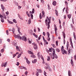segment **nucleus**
<instances>
[{"label":"nucleus","instance_id":"obj_47","mask_svg":"<svg viewBox=\"0 0 76 76\" xmlns=\"http://www.w3.org/2000/svg\"><path fill=\"white\" fill-rule=\"evenodd\" d=\"M47 38V39L48 41H50V37H48Z\"/></svg>","mask_w":76,"mask_h":76},{"label":"nucleus","instance_id":"obj_49","mask_svg":"<svg viewBox=\"0 0 76 76\" xmlns=\"http://www.w3.org/2000/svg\"><path fill=\"white\" fill-rule=\"evenodd\" d=\"M0 18H1V19H2V18H3V15H0Z\"/></svg>","mask_w":76,"mask_h":76},{"label":"nucleus","instance_id":"obj_50","mask_svg":"<svg viewBox=\"0 0 76 76\" xmlns=\"http://www.w3.org/2000/svg\"><path fill=\"white\" fill-rule=\"evenodd\" d=\"M56 46H58V41H56Z\"/></svg>","mask_w":76,"mask_h":76},{"label":"nucleus","instance_id":"obj_16","mask_svg":"<svg viewBox=\"0 0 76 76\" xmlns=\"http://www.w3.org/2000/svg\"><path fill=\"white\" fill-rule=\"evenodd\" d=\"M18 16L19 17V18L20 19H21V20H23V18H22L21 17V16H20V15H19V14H18Z\"/></svg>","mask_w":76,"mask_h":76},{"label":"nucleus","instance_id":"obj_9","mask_svg":"<svg viewBox=\"0 0 76 76\" xmlns=\"http://www.w3.org/2000/svg\"><path fill=\"white\" fill-rule=\"evenodd\" d=\"M54 26L55 27V33H56V31H57V26L56 24H54Z\"/></svg>","mask_w":76,"mask_h":76},{"label":"nucleus","instance_id":"obj_28","mask_svg":"<svg viewBox=\"0 0 76 76\" xmlns=\"http://www.w3.org/2000/svg\"><path fill=\"white\" fill-rule=\"evenodd\" d=\"M16 49L17 50H18L17 51H20V50L19 49V48L18 46H16Z\"/></svg>","mask_w":76,"mask_h":76},{"label":"nucleus","instance_id":"obj_19","mask_svg":"<svg viewBox=\"0 0 76 76\" xmlns=\"http://www.w3.org/2000/svg\"><path fill=\"white\" fill-rule=\"evenodd\" d=\"M42 16H43V17H44V16H45V15H44L45 14L44 11H42Z\"/></svg>","mask_w":76,"mask_h":76},{"label":"nucleus","instance_id":"obj_62","mask_svg":"<svg viewBox=\"0 0 76 76\" xmlns=\"http://www.w3.org/2000/svg\"><path fill=\"white\" fill-rule=\"evenodd\" d=\"M36 6L38 8H39V5L38 4H36Z\"/></svg>","mask_w":76,"mask_h":76},{"label":"nucleus","instance_id":"obj_31","mask_svg":"<svg viewBox=\"0 0 76 76\" xmlns=\"http://www.w3.org/2000/svg\"><path fill=\"white\" fill-rule=\"evenodd\" d=\"M12 33L14 34V33H15V29L14 28H13L12 29Z\"/></svg>","mask_w":76,"mask_h":76},{"label":"nucleus","instance_id":"obj_27","mask_svg":"<svg viewBox=\"0 0 76 76\" xmlns=\"http://www.w3.org/2000/svg\"><path fill=\"white\" fill-rule=\"evenodd\" d=\"M37 59H35L34 60V61H32V62L33 63H36L37 62Z\"/></svg>","mask_w":76,"mask_h":76},{"label":"nucleus","instance_id":"obj_33","mask_svg":"<svg viewBox=\"0 0 76 76\" xmlns=\"http://www.w3.org/2000/svg\"><path fill=\"white\" fill-rule=\"evenodd\" d=\"M53 4L54 5V6H56V1H54L53 2Z\"/></svg>","mask_w":76,"mask_h":76},{"label":"nucleus","instance_id":"obj_52","mask_svg":"<svg viewBox=\"0 0 76 76\" xmlns=\"http://www.w3.org/2000/svg\"><path fill=\"white\" fill-rule=\"evenodd\" d=\"M52 48H50L49 49V51H50V52H52V50H51Z\"/></svg>","mask_w":76,"mask_h":76},{"label":"nucleus","instance_id":"obj_51","mask_svg":"<svg viewBox=\"0 0 76 76\" xmlns=\"http://www.w3.org/2000/svg\"><path fill=\"white\" fill-rule=\"evenodd\" d=\"M32 14L34 13V9H32Z\"/></svg>","mask_w":76,"mask_h":76},{"label":"nucleus","instance_id":"obj_38","mask_svg":"<svg viewBox=\"0 0 76 76\" xmlns=\"http://www.w3.org/2000/svg\"><path fill=\"white\" fill-rule=\"evenodd\" d=\"M1 22L3 23L4 22V19L3 18H1Z\"/></svg>","mask_w":76,"mask_h":76},{"label":"nucleus","instance_id":"obj_48","mask_svg":"<svg viewBox=\"0 0 76 76\" xmlns=\"http://www.w3.org/2000/svg\"><path fill=\"white\" fill-rule=\"evenodd\" d=\"M51 45H52L53 46V48H56V46H55V45H54V44H52Z\"/></svg>","mask_w":76,"mask_h":76},{"label":"nucleus","instance_id":"obj_13","mask_svg":"<svg viewBox=\"0 0 76 76\" xmlns=\"http://www.w3.org/2000/svg\"><path fill=\"white\" fill-rule=\"evenodd\" d=\"M28 54H34V53H33L32 52H31V51L28 50Z\"/></svg>","mask_w":76,"mask_h":76},{"label":"nucleus","instance_id":"obj_21","mask_svg":"<svg viewBox=\"0 0 76 76\" xmlns=\"http://www.w3.org/2000/svg\"><path fill=\"white\" fill-rule=\"evenodd\" d=\"M69 42H67L66 45V47L67 49H68V48H69Z\"/></svg>","mask_w":76,"mask_h":76},{"label":"nucleus","instance_id":"obj_61","mask_svg":"<svg viewBox=\"0 0 76 76\" xmlns=\"http://www.w3.org/2000/svg\"><path fill=\"white\" fill-rule=\"evenodd\" d=\"M17 64H16V65H17L18 66H19V62H17Z\"/></svg>","mask_w":76,"mask_h":76},{"label":"nucleus","instance_id":"obj_57","mask_svg":"<svg viewBox=\"0 0 76 76\" xmlns=\"http://www.w3.org/2000/svg\"><path fill=\"white\" fill-rule=\"evenodd\" d=\"M7 34V35H9V31H8V30L6 31Z\"/></svg>","mask_w":76,"mask_h":76},{"label":"nucleus","instance_id":"obj_63","mask_svg":"<svg viewBox=\"0 0 76 76\" xmlns=\"http://www.w3.org/2000/svg\"><path fill=\"white\" fill-rule=\"evenodd\" d=\"M25 75H26V76L28 74V72H27V71L26 72H25Z\"/></svg>","mask_w":76,"mask_h":76},{"label":"nucleus","instance_id":"obj_42","mask_svg":"<svg viewBox=\"0 0 76 76\" xmlns=\"http://www.w3.org/2000/svg\"><path fill=\"white\" fill-rule=\"evenodd\" d=\"M21 55H22V53H20V54H19L18 56V58H19V57H20Z\"/></svg>","mask_w":76,"mask_h":76},{"label":"nucleus","instance_id":"obj_4","mask_svg":"<svg viewBox=\"0 0 76 76\" xmlns=\"http://www.w3.org/2000/svg\"><path fill=\"white\" fill-rule=\"evenodd\" d=\"M62 34L63 35V37H64V44H65V42H66V41L65 40V38H66V34L64 32H62Z\"/></svg>","mask_w":76,"mask_h":76},{"label":"nucleus","instance_id":"obj_36","mask_svg":"<svg viewBox=\"0 0 76 76\" xmlns=\"http://www.w3.org/2000/svg\"><path fill=\"white\" fill-rule=\"evenodd\" d=\"M70 74H71V72L70 71H68V75L69 76H70Z\"/></svg>","mask_w":76,"mask_h":76},{"label":"nucleus","instance_id":"obj_45","mask_svg":"<svg viewBox=\"0 0 76 76\" xmlns=\"http://www.w3.org/2000/svg\"><path fill=\"white\" fill-rule=\"evenodd\" d=\"M13 22L15 23H17V21H16V20L15 19H14L13 20Z\"/></svg>","mask_w":76,"mask_h":76},{"label":"nucleus","instance_id":"obj_54","mask_svg":"<svg viewBox=\"0 0 76 76\" xmlns=\"http://www.w3.org/2000/svg\"><path fill=\"white\" fill-rule=\"evenodd\" d=\"M49 70L50 72H51V71H52L50 67L49 68Z\"/></svg>","mask_w":76,"mask_h":76},{"label":"nucleus","instance_id":"obj_43","mask_svg":"<svg viewBox=\"0 0 76 76\" xmlns=\"http://www.w3.org/2000/svg\"><path fill=\"white\" fill-rule=\"evenodd\" d=\"M47 34L48 37H50V33H49V32H47Z\"/></svg>","mask_w":76,"mask_h":76},{"label":"nucleus","instance_id":"obj_53","mask_svg":"<svg viewBox=\"0 0 76 76\" xmlns=\"http://www.w3.org/2000/svg\"><path fill=\"white\" fill-rule=\"evenodd\" d=\"M66 13L67 14L68 13V9H66Z\"/></svg>","mask_w":76,"mask_h":76},{"label":"nucleus","instance_id":"obj_25","mask_svg":"<svg viewBox=\"0 0 76 76\" xmlns=\"http://www.w3.org/2000/svg\"><path fill=\"white\" fill-rule=\"evenodd\" d=\"M47 61H50V57L48 56V58H47Z\"/></svg>","mask_w":76,"mask_h":76},{"label":"nucleus","instance_id":"obj_34","mask_svg":"<svg viewBox=\"0 0 76 76\" xmlns=\"http://www.w3.org/2000/svg\"><path fill=\"white\" fill-rule=\"evenodd\" d=\"M26 14L28 16V17H30V15H29V13L28 11L26 12Z\"/></svg>","mask_w":76,"mask_h":76},{"label":"nucleus","instance_id":"obj_17","mask_svg":"<svg viewBox=\"0 0 76 76\" xmlns=\"http://www.w3.org/2000/svg\"><path fill=\"white\" fill-rule=\"evenodd\" d=\"M73 35H74V39L75 40H76V35H75V32H73Z\"/></svg>","mask_w":76,"mask_h":76},{"label":"nucleus","instance_id":"obj_37","mask_svg":"<svg viewBox=\"0 0 76 76\" xmlns=\"http://www.w3.org/2000/svg\"><path fill=\"white\" fill-rule=\"evenodd\" d=\"M31 19H29V20H28V23L29 24H31Z\"/></svg>","mask_w":76,"mask_h":76},{"label":"nucleus","instance_id":"obj_22","mask_svg":"<svg viewBox=\"0 0 76 76\" xmlns=\"http://www.w3.org/2000/svg\"><path fill=\"white\" fill-rule=\"evenodd\" d=\"M56 50L58 53H59V52H60V49H58V48H56Z\"/></svg>","mask_w":76,"mask_h":76},{"label":"nucleus","instance_id":"obj_3","mask_svg":"<svg viewBox=\"0 0 76 76\" xmlns=\"http://www.w3.org/2000/svg\"><path fill=\"white\" fill-rule=\"evenodd\" d=\"M53 51V57H54V58H58V57L57 56V55L56 54V52L55 51V49L53 48L52 49Z\"/></svg>","mask_w":76,"mask_h":76},{"label":"nucleus","instance_id":"obj_55","mask_svg":"<svg viewBox=\"0 0 76 76\" xmlns=\"http://www.w3.org/2000/svg\"><path fill=\"white\" fill-rule=\"evenodd\" d=\"M63 50L64 49V46H62L61 48V50Z\"/></svg>","mask_w":76,"mask_h":76},{"label":"nucleus","instance_id":"obj_8","mask_svg":"<svg viewBox=\"0 0 76 76\" xmlns=\"http://www.w3.org/2000/svg\"><path fill=\"white\" fill-rule=\"evenodd\" d=\"M49 56H50L52 59H54V56H53V55L52 54L50 53Z\"/></svg>","mask_w":76,"mask_h":76},{"label":"nucleus","instance_id":"obj_46","mask_svg":"<svg viewBox=\"0 0 76 76\" xmlns=\"http://www.w3.org/2000/svg\"><path fill=\"white\" fill-rule=\"evenodd\" d=\"M48 10H50V5H49V4H48Z\"/></svg>","mask_w":76,"mask_h":76},{"label":"nucleus","instance_id":"obj_20","mask_svg":"<svg viewBox=\"0 0 76 76\" xmlns=\"http://www.w3.org/2000/svg\"><path fill=\"white\" fill-rule=\"evenodd\" d=\"M8 22L9 23H10V24H13L14 23L13 22H12L11 21L9 20H7Z\"/></svg>","mask_w":76,"mask_h":76},{"label":"nucleus","instance_id":"obj_18","mask_svg":"<svg viewBox=\"0 0 76 76\" xmlns=\"http://www.w3.org/2000/svg\"><path fill=\"white\" fill-rule=\"evenodd\" d=\"M71 64L72 65V66H73L74 65H73V59H71Z\"/></svg>","mask_w":76,"mask_h":76},{"label":"nucleus","instance_id":"obj_6","mask_svg":"<svg viewBox=\"0 0 76 76\" xmlns=\"http://www.w3.org/2000/svg\"><path fill=\"white\" fill-rule=\"evenodd\" d=\"M18 68L19 69H25V70H27L26 67L23 66H19L18 67Z\"/></svg>","mask_w":76,"mask_h":76},{"label":"nucleus","instance_id":"obj_1","mask_svg":"<svg viewBox=\"0 0 76 76\" xmlns=\"http://www.w3.org/2000/svg\"><path fill=\"white\" fill-rule=\"evenodd\" d=\"M14 36L15 38H18V39H22V40L25 41L26 42V41H27V39H26V37L25 36L21 37L19 34L18 35H16L15 34H14Z\"/></svg>","mask_w":76,"mask_h":76},{"label":"nucleus","instance_id":"obj_23","mask_svg":"<svg viewBox=\"0 0 76 76\" xmlns=\"http://www.w3.org/2000/svg\"><path fill=\"white\" fill-rule=\"evenodd\" d=\"M18 31L19 33V34H20V35L22 34V33H21L20 32V29L19 28H18Z\"/></svg>","mask_w":76,"mask_h":76},{"label":"nucleus","instance_id":"obj_59","mask_svg":"<svg viewBox=\"0 0 76 76\" xmlns=\"http://www.w3.org/2000/svg\"><path fill=\"white\" fill-rule=\"evenodd\" d=\"M46 74H47V73H46V72L45 71H44V75L45 76V75H46Z\"/></svg>","mask_w":76,"mask_h":76},{"label":"nucleus","instance_id":"obj_35","mask_svg":"<svg viewBox=\"0 0 76 76\" xmlns=\"http://www.w3.org/2000/svg\"><path fill=\"white\" fill-rule=\"evenodd\" d=\"M4 50V48H3L2 49H1V53H3Z\"/></svg>","mask_w":76,"mask_h":76},{"label":"nucleus","instance_id":"obj_24","mask_svg":"<svg viewBox=\"0 0 76 76\" xmlns=\"http://www.w3.org/2000/svg\"><path fill=\"white\" fill-rule=\"evenodd\" d=\"M37 55H38V57L39 58H40V56L41 55H40V53L38 52L37 53Z\"/></svg>","mask_w":76,"mask_h":76},{"label":"nucleus","instance_id":"obj_40","mask_svg":"<svg viewBox=\"0 0 76 76\" xmlns=\"http://www.w3.org/2000/svg\"><path fill=\"white\" fill-rule=\"evenodd\" d=\"M41 13H40L39 14V18L40 19H42V16H41Z\"/></svg>","mask_w":76,"mask_h":76},{"label":"nucleus","instance_id":"obj_26","mask_svg":"<svg viewBox=\"0 0 76 76\" xmlns=\"http://www.w3.org/2000/svg\"><path fill=\"white\" fill-rule=\"evenodd\" d=\"M37 71H38H38H39V72L40 73H42V71L40 69H37Z\"/></svg>","mask_w":76,"mask_h":76},{"label":"nucleus","instance_id":"obj_10","mask_svg":"<svg viewBox=\"0 0 76 76\" xmlns=\"http://www.w3.org/2000/svg\"><path fill=\"white\" fill-rule=\"evenodd\" d=\"M40 57H41V59L43 60V63H44V58H43V56L42 55H40Z\"/></svg>","mask_w":76,"mask_h":76},{"label":"nucleus","instance_id":"obj_58","mask_svg":"<svg viewBox=\"0 0 76 76\" xmlns=\"http://www.w3.org/2000/svg\"><path fill=\"white\" fill-rule=\"evenodd\" d=\"M43 35L44 36H45V33L44 32H43Z\"/></svg>","mask_w":76,"mask_h":76},{"label":"nucleus","instance_id":"obj_44","mask_svg":"<svg viewBox=\"0 0 76 76\" xmlns=\"http://www.w3.org/2000/svg\"><path fill=\"white\" fill-rule=\"evenodd\" d=\"M45 65H46V66L48 67H50V66H49V64H46Z\"/></svg>","mask_w":76,"mask_h":76},{"label":"nucleus","instance_id":"obj_2","mask_svg":"<svg viewBox=\"0 0 76 76\" xmlns=\"http://www.w3.org/2000/svg\"><path fill=\"white\" fill-rule=\"evenodd\" d=\"M51 18V17H49V18H48V17H47L46 18V19L45 20V23H46V26H48V29H49L50 28V19ZM47 20H48V24H47Z\"/></svg>","mask_w":76,"mask_h":76},{"label":"nucleus","instance_id":"obj_64","mask_svg":"<svg viewBox=\"0 0 76 76\" xmlns=\"http://www.w3.org/2000/svg\"><path fill=\"white\" fill-rule=\"evenodd\" d=\"M68 53H70V49H69V50L68 51Z\"/></svg>","mask_w":76,"mask_h":76},{"label":"nucleus","instance_id":"obj_56","mask_svg":"<svg viewBox=\"0 0 76 76\" xmlns=\"http://www.w3.org/2000/svg\"><path fill=\"white\" fill-rule=\"evenodd\" d=\"M31 19H33V15L31 14Z\"/></svg>","mask_w":76,"mask_h":76},{"label":"nucleus","instance_id":"obj_39","mask_svg":"<svg viewBox=\"0 0 76 76\" xmlns=\"http://www.w3.org/2000/svg\"><path fill=\"white\" fill-rule=\"evenodd\" d=\"M39 72H37V71L36 72V76H38V75H39Z\"/></svg>","mask_w":76,"mask_h":76},{"label":"nucleus","instance_id":"obj_12","mask_svg":"<svg viewBox=\"0 0 76 76\" xmlns=\"http://www.w3.org/2000/svg\"><path fill=\"white\" fill-rule=\"evenodd\" d=\"M2 15L3 16V18H4L5 19H6L7 18L6 17V16L5 14L3 13L2 14Z\"/></svg>","mask_w":76,"mask_h":76},{"label":"nucleus","instance_id":"obj_7","mask_svg":"<svg viewBox=\"0 0 76 76\" xmlns=\"http://www.w3.org/2000/svg\"><path fill=\"white\" fill-rule=\"evenodd\" d=\"M7 62H6L2 64L1 66L3 67V66H4V67H6V64H7Z\"/></svg>","mask_w":76,"mask_h":76},{"label":"nucleus","instance_id":"obj_11","mask_svg":"<svg viewBox=\"0 0 76 76\" xmlns=\"http://www.w3.org/2000/svg\"><path fill=\"white\" fill-rule=\"evenodd\" d=\"M1 7L2 9L3 12H4V7L2 4H1Z\"/></svg>","mask_w":76,"mask_h":76},{"label":"nucleus","instance_id":"obj_32","mask_svg":"<svg viewBox=\"0 0 76 76\" xmlns=\"http://www.w3.org/2000/svg\"><path fill=\"white\" fill-rule=\"evenodd\" d=\"M56 12V16H58V11L56 10H55Z\"/></svg>","mask_w":76,"mask_h":76},{"label":"nucleus","instance_id":"obj_29","mask_svg":"<svg viewBox=\"0 0 76 76\" xmlns=\"http://www.w3.org/2000/svg\"><path fill=\"white\" fill-rule=\"evenodd\" d=\"M62 53L63 54H64V51H65V50L64 49L61 50Z\"/></svg>","mask_w":76,"mask_h":76},{"label":"nucleus","instance_id":"obj_60","mask_svg":"<svg viewBox=\"0 0 76 76\" xmlns=\"http://www.w3.org/2000/svg\"><path fill=\"white\" fill-rule=\"evenodd\" d=\"M41 3H44V0H41Z\"/></svg>","mask_w":76,"mask_h":76},{"label":"nucleus","instance_id":"obj_30","mask_svg":"<svg viewBox=\"0 0 76 76\" xmlns=\"http://www.w3.org/2000/svg\"><path fill=\"white\" fill-rule=\"evenodd\" d=\"M33 35H34L36 38H38V35H36L34 33Z\"/></svg>","mask_w":76,"mask_h":76},{"label":"nucleus","instance_id":"obj_41","mask_svg":"<svg viewBox=\"0 0 76 76\" xmlns=\"http://www.w3.org/2000/svg\"><path fill=\"white\" fill-rule=\"evenodd\" d=\"M68 17L69 19H70V18H71V15H68Z\"/></svg>","mask_w":76,"mask_h":76},{"label":"nucleus","instance_id":"obj_15","mask_svg":"<svg viewBox=\"0 0 76 76\" xmlns=\"http://www.w3.org/2000/svg\"><path fill=\"white\" fill-rule=\"evenodd\" d=\"M26 58V61L27 63V64H30V61H29V60H28V58Z\"/></svg>","mask_w":76,"mask_h":76},{"label":"nucleus","instance_id":"obj_14","mask_svg":"<svg viewBox=\"0 0 76 76\" xmlns=\"http://www.w3.org/2000/svg\"><path fill=\"white\" fill-rule=\"evenodd\" d=\"M70 44L71 45V47L72 48H73V43H72V39H71L70 40Z\"/></svg>","mask_w":76,"mask_h":76},{"label":"nucleus","instance_id":"obj_5","mask_svg":"<svg viewBox=\"0 0 76 76\" xmlns=\"http://www.w3.org/2000/svg\"><path fill=\"white\" fill-rule=\"evenodd\" d=\"M32 45H34V50H37L38 49V46L37 45V44L35 43H33L32 44Z\"/></svg>","mask_w":76,"mask_h":76}]
</instances>
